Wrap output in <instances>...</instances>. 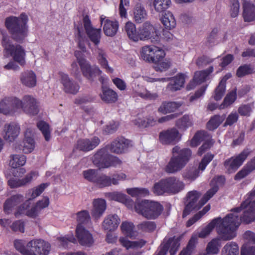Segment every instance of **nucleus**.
Listing matches in <instances>:
<instances>
[{
	"label": "nucleus",
	"instance_id": "7ed1b4c3",
	"mask_svg": "<svg viewBox=\"0 0 255 255\" xmlns=\"http://www.w3.org/2000/svg\"><path fill=\"white\" fill-rule=\"evenodd\" d=\"M172 154L164 168L165 171L169 174L176 173L183 169L191 157L192 151L188 148L181 149L176 145L172 148Z\"/></svg>",
	"mask_w": 255,
	"mask_h": 255
},
{
	"label": "nucleus",
	"instance_id": "8fccbe9b",
	"mask_svg": "<svg viewBox=\"0 0 255 255\" xmlns=\"http://www.w3.org/2000/svg\"><path fill=\"white\" fill-rule=\"evenodd\" d=\"M26 158L24 155L14 154L11 156L9 164L13 168H17L24 165Z\"/></svg>",
	"mask_w": 255,
	"mask_h": 255
},
{
	"label": "nucleus",
	"instance_id": "6e6d98bb",
	"mask_svg": "<svg viewBox=\"0 0 255 255\" xmlns=\"http://www.w3.org/2000/svg\"><path fill=\"white\" fill-rule=\"evenodd\" d=\"M170 4V0H154L153 2L155 10L159 12L165 11Z\"/></svg>",
	"mask_w": 255,
	"mask_h": 255
},
{
	"label": "nucleus",
	"instance_id": "bf43d9fd",
	"mask_svg": "<svg viewBox=\"0 0 255 255\" xmlns=\"http://www.w3.org/2000/svg\"><path fill=\"white\" fill-rule=\"evenodd\" d=\"M224 255H238L239 247L238 245L233 242L226 244L223 250Z\"/></svg>",
	"mask_w": 255,
	"mask_h": 255
},
{
	"label": "nucleus",
	"instance_id": "a211bd4d",
	"mask_svg": "<svg viewBox=\"0 0 255 255\" xmlns=\"http://www.w3.org/2000/svg\"><path fill=\"white\" fill-rule=\"evenodd\" d=\"M180 139L179 132L175 128L161 131L159 134V140L163 144L174 145Z\"/></svg>",
	"mask_w": 255,
	"mask_h": 255
},
{
	"label": "nucleus",
	"instance_id": "4c0bfd02",
	"mask_svg": "<svg viewBox=\"0 0 255 255\" xmlns=\"http://www.w3.org/2000/svg\"><path fill=\"white\" fill-rule=\"evenodd\" d=\"M181 106V104L175 102H164L158 108V112L163 114L174 112Z\"/></svg>",
	"mask_w": 255,
	"mask_h": 255
},
{
	"label": "nucleus",
	"instance_id": "393cba45",
	"mask_svg": "<svg viewBox=\"0 0 255 255\" xmlns=\"http://www.w3.org/2000/svg\"><path fill=\"white\" fill-rule=\"evenodd\" d=\"M91 215L95 221H98L103 215L107 208L106 200L102 198L94 200Z\"/></svg>",
	"mask_w": 255,
	"mask_h": 255
},
{
	"label": "nucleus",
	"instance_id": "cd10ccee",
	"mask_svg": "<svg viewBox=\"0 0 255 255\" xmlns=\"http://www.w3.org/2000/svg\"><path fill=\"white\" fill-rule=\"evenodd\" d=\"M223 219L221 218H217L213 219L206 227L203 228L199 234V237L200 238H204L207 236L209 235L212 231L214 229L215 227H217V230L219 235L220 236L222 239L223 240L227 241L223 238V234H220L219 231V228L220 225L222 224Z\"/></svg>",
	"mask_w": 255,
	"mask_h": 255
},
{
	"label": "nucleus",
	"instance_id": "dca6fc26",
	"mask_svg": "<svg viewBox=\"0 0 255 255\" xmlns=\"http://www.w3.org/2000/svg\"><path fill=\"white\" fill-rule=\"evenodd\" d=\"M29 248V254L31 255H48L50 250V245L42 239H34L26 245Z\"/></svg>",
	"mask_w": 255,
	"mask_h": 255
},
{
	"label": "nucleus",
	"instance_id": "e433bc0d",
	"mask_svg": "<svg viewBox=\"0 0 255 255\" xmlns=\"http://www.w3.org/2000/svg\"><path fill=\"white\" fill-rule=\"evenodd\" d=\"M34 174V172L33 171H31L29 173L27 174L22 179H17L13 178H11L8 181V185L11 188H16L24 185L31 181Z\"/></svg>",
	"mask_w": 255,
	"mask_h": 255
},
{
	"label": "nucleus",
	"instance_id": "4be33fe9",
	"mask_svg": "<svg viewBox=\"0 0 255 255\" xmlns=\"http://www.w3.org/2000/svg\"><path fill=\"white\" fill-rule=\"evenodd\" d=\"M100 142V138L96 136L91 138H81L77 141L76 148L80 150L87 152L95 148Z\"/></svg>",
	"mask_w": 255,
	"mask_h": 255
},
{
	"label": "nucleus",
	"instance_id": "4d7b16f0",
	"mask_svg": "<svg viewBox=\"0 0 255 255\" xmlns=\"http://www.w3.org/2000/svg\"><path fill=\"white\" fill-rule=\"evenodd\" d=\"M99 173L98 170L89 169L83 171V175L85 179L95 184Z\"/></svg>",
	"mask_w": 255,
	"mask_h": 255
},
{
	"label": "nucleus",
	"instance_id": "ea45409f",
	"mask_svg": "<svg viewBox=\"0 0 255 255\" xmlns=\"http://www.w3.org/2000/svg\"><path fill=\"white\" fill-rule=\"evenodd\" d=\"M161 23L167 29H172L175 27L176 21L173 14L168 11L164 13L161 18Z\"/></svg>",
	"mask_w": 255,
	"mask_h": 255
},
{
	"label": "nucleus",
	"instance_id": "39448f33",
	"mask_svg": "<svg viewBox=\"0 0 255 255\" xmlns=\"http://www.w3.org/2000/svg\"><path fill=\"white\" fill-rule=\"evenodd\" d=\"M108 149L106 146L98 150L92 158L93 164L100 169L116 167L122 163L119 157L110 154Z\"/></svg>",
	"mask_w": 255,
	"mask_h": 255
},
{
	"label": "nucleus",
	"instance_id": "0eeeda50",
	"mask_svg": "<svg viewBox=\"0 0 255 255\" xmlns=\"http://www.w3.org/2000/svg\"><path fill=\"white\" fill-rule=\"evenodd\" d=\"M74 54L83 76L87 80L93 82L97 76L101 75L102 72L99 67L91 65L89 61L82 56V53L80 51H76Z\"/></svg>",
	"mask_w": 255,
	"mask_h": 255
},
{
	"label": "nucleus",
	"instance_id": "37998d69",
	"mask_svg": "<svg viewBox=\"0 0 255 255\" xmlns=\"http://www.w3.org/2000/svg\"><path fill=\"white\" fill-rule=\"evenodd\" d=\"M175 126L180 130L185 131L193 126V122L189 115H184L176 121Z\"/></svg>",
	"mask_w": 255,
	"mask_h": 255
},
{
	"label": "nucleus",
	"instance_id": "f8f14e48",
	"mask_svg": "<svg viewBox=\"0 0 255 255\" xmlns=\"http://www.w3.org/2000/svg\"><path fill=\"white\" fill-rule=\"evenodd\" d=\"M180 237L173 236L168 238H165L163 242L160 246L159 251L154 255H166L169 250L170 255H175L180 246Z\"/></svg>",
	"mask_w": 255,
	"mask_h": 255
},
{
	"label": "nucleus",
	"instance_id": "603ef678",
	"mask_svg": "<svg viewBox=\"0 0 255 255\" xmlns=\"http://www.w3.org/2000/svg\"><path fill=\"white\" fill-rule=\"evenodd\" d=\"M37 127L41 131L46 141H49L51 138L49 124L43 121H40L37 123Z\"/></svg>",
	"mask_w": 255,
	"mask_h": 255
},
{
	"label": "nucleus",
	"instance_id": "f3484780",
	"mask_svg": "<svg viewBox=\"0 0 255 255\" xmlns=\"http://www.w3.org/2000/svg\"><path fill=\"white\" fill-rule=\"evenodd\" d=\"M214 154L208 152L202 158L199 163L198 168H192L184 172L183 177L185 179L194 180L199 175V170L204 171L207 165L213 160Z\"/></svg>",
	"mask_w": 255,
	"mask_h": 255
},
{
	"label": "nucleus",
	"instance_id": "338daca9",
	"mask_svg": "<svg viewBox=\"0 0 255 255\" xmlns=\"http://www.w3.org/2000/svg\"><path fill=\"white\" fill-rule=\"evenodd\" d=\"M35 147V141L31 137H26L24 140L23 152L25 153L31 152Z\"/></svg>",
	"mask_w": 255,
	"mask_h": 255
},
{
	"label": "nucleus",
	"instance_id": "6ab92c4d",
	"mask_svg": "<svg viewBox=\"0 0 255 255\" xmlns=\"http://www.w3.org/2000/svg\"><path fill=\"white\" fill-rule=\"evenodd\" d=\"M19 101L16 97H6L0 102V113L12 115L17 112V106Z\"/></svg>",
	"mask_w": 255,
	"mask_h": 255
},
{
	"label": "nucleus",
	"instance_id": "f03ea898",
	"mask_svg": "<svg viewBox=\"0 0 255 255\" xmlns=\"http://www.w3.org/2000/svg\"><path fill=\"white\" fill-rule=\"evenodd\" d=\"M28 16L24 12L18 17L9 16L5 19L4 25L11 38L15 41L22 43L27 36Z\"/></svg>",
	"mask_w": 255,
	"mask_h": 255
},
{
	"label": "nucleus",
	"instance_id": "e2e57ef3",
	"mask_svg": "<svg viewBox=\"0 0 255 255\" xmlns=\"http://www.w3.org/2000/svg\"><path fill=\"white\" fill-rule=\"evenodd\" d=\"M77 221L78 222V225H82L86 224L90 221V216L89 213L87 210H82L78 212L76 214Z\"/></svg>",
	"mask_w": 255,
	"mask_h": 255
},
{
	"label": "nucleus",
	"instance_id": "f257e3e1",
	"mask_svg": "<svg viewBox=\"0 0 255 255\" xmlns=\"http://www.w3.org/2000/svg\"><path fill=\"white\" fill-rule=\"evenodd\" d=\"M239 218L238 216L233 213L228 214L223 218L220 225L219 231L222 234L223 238L226 240H232L236 236V231L241 223L249 224L255 220V212L250 205L244 209Z\"/></svg>",
	"mask_w": 255,
	"mask_h": 255
},
{
	"label": "nucleus",
	"instance_id": "a18cd8bd",
	"mask_svg": "<svg viewBox=\"0 0 255 255\" xmlns=\"http://www.w3.org/2000/svg\"><path fill=\"white\" fill-rule=\"evenodd\" d=\"M237 98V89H235L227 94L223 103L220 105L219 109H224L231 106L235 102Z\"/></svg>",
	"mask_w": 255,
	"mask_h": 255
},
{
	"label": "nucleus",
	"instance_id": "2f4dec72",
	"mask_svg": "<svg viewBox=\"0 0 255 255\" xmlns=\"http://www.w3.org/2000/svg\"><path fill=\"white\" fill-rule=\"evenodd\" d=\"M120 221L117 215H109L104 219L102 226L105 230L113 231L118 228Z\"/></svg>",
	"mask_w": 255,
	"mask_h": 255
},
{
	"label": "nucleus",
	"instance_id": "ddd939ff",
	"mask_svg": "<svg viewBox=\"0 0 255 255\" xmlns=\"http://www.w3.org/2000/svg\"><path fill=\"white\" fill-rule=\"evenodd\" d=\"M19 104L17 106V111L21 109L30 115H36L39 112L38 105L36 99L30 95H25L22 100L18 98Z\"/></svg>",
	"mask_w": 255,
	"mask_h": 255
},
{
	"label": "nucleus",
	"instance_id": "5fc2aeb1",
	"mask_svg": "<svg viewBox=\"0 0 255 255\" xmlns=\"http://www.w3.org/2000/svg\"><path fill=\"white\" fill-rule=\"evenodd\" d=\"M127 192L132 197H142L149 195L148 189L143 188H132L127 189Z\"/></svg>",
	"mask_w": 255,
	"mask_h": 255
},
{
	"label": "nucleus",
	"instance_id": "6e6552de",
	"mask_svg": "<svg viewBox=\"0 0 255 255\" xmlns=\"http://www.w3.org/2000/svg\"><path fill=\"white\" fill-rule=\"evenodd\" d=\"M165 55L164 50L154 45H145L142 47L140 56L145 61L157 64Z\"/></svg>",
	"mask_w": 255,
	"mask_h": 255
},
{
	"label": "nucleus",
	"instance_id": "7c9ffc66",
	"mask_svg": "<svg viewBox=\"0 0 255 255\" xmlns=\"http://www.w3.org/2000/svg\"><path fill=\"white\" fill-rule=\"evenodd\" d=\"M185 76L182 73H179L173 77L170 82L167 86V89L171 92H175L181 89L184 85Z\"/></svg>",
	"mask_w": 255,
	"mask_h": 255
},
{
	"label": "nucleus",
	"instance_id": "aec40b11",
	"mask_svg": "<svg viewBox=\"0 0 255 255\" xmlns=\"http://www.w3.org/2000/svg\"><path fill=\"white\" fill-rule=\"evenodd\" d=\"M130 141L123 137L115 139L110 144L107 145L109 150L113 153L122 154L128 148Z\"/></svg>",
	"mask_w": 255,
	"mask_h": 255
},
{
	"label": "nucleus",
	"instance_id": "58836bf2",
	"mask_svg": "<svg viewBox=\"0 0 255 255\" xmlns=\"http://www.w3.org/2000/svg\"><path fill=\"white\" fill-rule=\"evenodd\" d=\"M226 119V115L222 116L215 115L211 117L206 124L207 128L209 130H214L217 129Z\"/></svg>",
	"mask_w": 255,
	"mask_h": 255
},
{
	"label": "nucleus",
	"instance_id": "f704fd0d",
	"mask_svg": "<svg viewBox=\"0 0 255 255\" xmlns=\"http://www.w3.org/2000/svg\"><path fill=\"white\" fill-rule=\"evenodd\" d=\"M23 199V196L20 194L12 196L4 202L3 205L4 211L6 213H8L12 208L22 202Z\"/></svg>",
	"mask_w": 255,
	"mask_h": 255
},
{
	"label": "nucleus",
	"instance_id": "b1692460",
	"mask_svg": "<svg viewBox=\"0 0 255 255\" xmlns=\"http://www.w3.org/2000/svg\"><path fill=\"white\" fill-rule=\"evenodd\" d=\"M164 179L167 193L175 194L184 188V183L175 177H169Z\"/></svg>",
	"mask_w": 255,
	"mask_h": 255
},
{
	"label": "nucleus",
	"instance_id": "c9c22d12",
	"mask_svg": "<svg viewBox=\"0 0 255 255\" xmlns=\"http://www.w3.org/2000/svg\"><path fill=\"white\" fill-rule=\"evenodd\" d=\"M23 85L28 87H33L36 84V76L32 71H27L22 73L20 78Z\"/></svg>",
	"mask_w": 255,
	"mask_h": 255
},
{
	"label": "nucleus",
	"instance_id": "864d4df0",
	"mask_svg": "<svg viewBox=\"0 0 255 255\" xmlns=\"http://www.w3.org/2000/svg\"><path fill=\"white\" fill-rule=\"evenodd\" d=\"M153 192L156 195H162L165 193H167L165 179H162L154 184Z\"/></svg>",
	"mask_w": 255,
	"mask_h": 255
},
{
	"label": "nucleus",
	"instance_id": "9d476101",
	"mask_svg": "<svg viewBox=\"0 0 255 255\" xmlns=\"http://www.w3.org/2000/svg\"><path fill=\"white\" fill-rule=\"evenodd\" d=\"M138 41L150 39L152 43L160 41L161 36L158 31L149 22H144L138 28Z\"/></svg>",
	"mask_w": 255,
	"mask_h": 255
},
{
	"label": "nucleus",
	"instance_id": "1a4fd4ad",
	"mask_svg": "<svg viewBox=\"0 0 255 255\" xmlns=\"http://www.w3.org/2000/svg\"><path fill=\"white\" fill-rule=\"evenodd\" d=\"M201 194L197 191L189 192L186 196L187 203L182 213L184 218L188 216L192 211L200 209L204 205H202L203 199L199 200Z\"/></svg>",
	"mask_w": 255,
	"mask_h": 255
},
{
	"label": "nucleus",
	"instance_id": "c756f323",
	"mask_svg": "<svg viewBox=\"0 0 255 255\" xmlns=\"http://www.w3.org/2000/svg\"><path fill=\"white\" fill-rule=\"evenodd\" d=\"M4 128L5 131L3 137L9 142L14 141L20 132L19 126L15 123H10L5 125Z\"/></svg>",
	"mask_w": 255,
	"mask_h": 255
},
{
	"label": "nucleus",
	"instance_id": "3c124183",
	"mask_svg": "<svg viewBox=\"0 0 255 255\" xmlns=\"http://www.w3.org/2000/svg\"><path fill=\"white\" fill-rule=\"evenodd\" d=\"M211 208L210 204L206 205L202 210L198 212L195 214L193 217L190 218L186 223V227H190L195 223L197 221L200 220L202 216H203L207 212H208Z\"/></svg>",
	"mask_w": 255,
	"mask_h": 255
},
{
	"label": "nucleus",
	"instance_id": "052dcab7",
	"mask_svg": "<svg viewBox=\"0 0 255 255\" xmlns=\"http://www.w3.org/2000/svg\"><path fill=\"white\" fill-rule=\"evenodd\" d=\"M226 91V80H221L215 90L214 98L216 101L220 100Z\"/></svg>",
	"mask_w": 255,
	"mask_h": 255
},
{
	"label": "nucleus",
	"instance_id": "423d86ee",
	"mask_svg": "<svg viewBox=\"0 0 255 255\" xmlns=\"http://www.w3.org/2000/svg\"><path fill=\"white\" fill-rule=\"evenodd\" d=\"M1 45L7 56L12 57L14 62L18 63L21 66L25 65V51L21 45L12 44L9 37L6 35H3Z\"/></svg>",
	"mask_w": 255,
	"mask_h": 255
},
{
	"label": "nucleus",
	"instance_id": "09e8293b",
	"mask_svg": "<svg viewBox=\"0 0 255 255\" xmlns=\"http://www.w3.org/2000/svg\"><path fill=\"white\" fill-rule=\"evenodd\" d=\"M48 185V183H42L29 190L27 193L29 200H33L40 195Z\"/></svg>",
	"mask_w": 255,
	"mask_h": 255
},
{
	"label": "nucleus",
	"instance_id": "5701e85b",
	"mask_svg": "<svg viewBox=\"0 0 255 255\" xmlns=\"http://www.w3.org/2000/svg\"><path fill=\"white\" fill-rule=\"evenodd\" d=\"M213 71L214 67L213 66H211L206 69L195 72L193 81L190 82V83L187 86V90H190L192 89L195 87V84H200L206 81L207 78L213 72Z\"/></svg>",
	"mask_w": 255,
	"mask_h": 255
},
{
	"label": "nucleus",
	"instance_id": "72a5a7b5",
	"mask_svg": "<svg viewBox=\"0 0 255 255\" xmlns=\"http://www.w3.org/2000/svg\"><path fill=\"white\" fill-rule=\"evenodd\" d=\"M147 12L144 6L140 3H137L133 9V18L138 23H141L147 18Z\"/></svg>",
	"mask_w": 255,
	"mask_h": 255
},
{
	"label": "nucleus",
	"instance_id": "9b49d317",
	"mask_svg": "<svg viewBox=\"0 0 255 255\" xmlns=\"http://www.w3.org/2000/svg\"><path fill=\"white\" fill-rule=\"evenodd\" d=\"M126 177V175L123 173H114L111 176L99 173L95 185L100 188L109 187L112 185H117L119 181L125 180Z\"/></svg>",
	"mask_w": 255,
	"mask_h": 255
},
{
	"label": "nucleus",
	"instance_id": "bb28decb",
	"mask_svg": "<svg viewBox=\"0 0 255 255\" xmlns=\"http://www.w3.org/2000/svg\"><path fill=\"white\" fill-rule=\"evenodd\" d=\"M243 16L245 22L255 20V5L247 0L243 1Z\"/></svg>",
	"mask_w": 255,
	"mask_h": 255
},
{
	"label": "nucleus",
	"instance_id": "79ce46f5",
	"mask_svg": "<svg viewBox=\"0 0 255 255\" xmlns=\"http://www.w3.org/2000/svg\"><path fill=\"white\" fill-rule=\"evenodd\" d=\"M125 29L128 37L134 42L138 41V28L137 29L135 25L132 22H127L125 26Z\"/></svg>",
	"mask_w": 255,
	"mask_h": 255
},
{
	"label": "nucleus",
	"instance_id": "c03bdc74",
	"mask_svg": "<svg viewBox=\"0 0 255 255\" xmlns=\"http://www.w3.org/2000/svg\"><path fill=\"white\" fill-rule=\"evenodd\" d=\"M106 56V54L103 50L101 49H98V56L97 57L98 63L101 65L102 68L106 69L107 72L112 73L114 71V70L113 68L109 67Z\"/></svg>",
	"mask_w": 255,
	"mask_h": 255
},
{
	"label": "nucleus",
	"instance_id": "473e14b6",
	"mask_svg": "<svg viewBox=\"0 0 255 255\" xmlns=\"http://www.w3.org/2000/svg\"><path fill=\"white\" fill-rule=\"evenodd\" d=\"M102 93L100 96L102 100L105 103L112 104L115 103L118 100L117 93L110 88L104 86L102 87Z\"/></svg>",
	"mask_w": 255,
	"mask_h": 255
},
{
	"label": "nucleus",
	"instance_id": "69168bd1",
	"mask_svg": "<svg viewBox=\"0 0 255 255\" xmlns=\"http://www.w3.org/2000/svg\"><path fill=\"white\" fill-rule=\"evenodd\" d=\"M215 141L214 139L210 137L204 141L203 144L199 148L197 154L199 156H201L208 150L210 149L214 145Z\"/></svg>",
	"mask_w": 255,
	"mask_h": 255
},
{
	"label": "nucleus",
	"instance_id": "0e129e2a",
	"mask_svg": "<svg viewBox=\"0 0 255 255\" xmlns=\"http://www.w3.org/2000/svg\"><path fill=\"white\" fill-rule=\"evenodd\" d=\"M25 243L22 240H15L14 241V246L17 251L22 255H31L29 254V250L25 247Z\"/></svg>",
	"mask_w": 255,
	"mask_h": 255
},
{
	"label": "nucleus",
	"instance_id": "2eb2a0df",
	"mask_svg": "<svg viewBox=\"0 0 255 255\" xmlns=\"http://www.w3.org/2000/svg\"><path fill=\"white\" fill-rule=\"evenodd\" d=\"M250 152L249 148L244 149L237 156L226 160L224 163L225 167L230 172H235L243 164Z\"/></svg>",
	"mask_w": 255,
	"mask_h": 255
},
{
	"label": "nucleus",
	"instance_id": "a878e982",
	"mask_svg": "<svg viewBox=\"0 0 255 255\" xmlns=\"http://www.w3.org/2000/svg\"><path fill=\"white\" fill-rule=\"evenodd\" d=\"M101 24L104 23L103 31L104 34L108 36L113 37L115 36L119 29V22L117 20H111L102 16L100 17Z\"/></svg>",
	"mask_w": 255,
	"mask_h": 255
},
{
	"label": "nucleus",
	"instance_id": "49530a36",
	"mask_svg": "<svg viewBox=\"0 0 255 255\" xmlns=\"http://www.w3.org/2000/svg\"><path fill=\"white\" fill-rule=\"evenodd\" d=\"M121 229L122 233L126 237L132 239L135 236L134 225L132 223L124 222L121 225Z\"/></svg>",
	"mask_w": 255,
	"mask_h": 255
},
{
	"label": "nucleus",
	"instance_id": "20e7f679",
	"mask_svg": "<svg viewBox=\"0 0 255 255\" xmlns=\"http://www.w3.org/2000/svg\"><path fill=\"white\" fill-rule=\"evenodd\" d=\"M134 209L136 213L148 220L158 218L163 211V206L159 202L142 200L136 202Z\"/></svg>",
	"mask_w": 255,
	"mask_h": 255
},
{
	"label": "nucleus",
	"instance_id": "774afa93",
	"mask_svg": "<svg viewBox=\"0 0 255 255\" xmlns=\"http://www.w3.org/2000/svg\"><path fill=\"white\" fill-rule=\"evenodd\" d=\"M249 205H250V207L253 208L255 212V199L253 201H251L250 199H246L241 204L239 207L235 208L231 211L236 213H240L243 209L247 208Z\"/></svg>",
	"mask_w": 255,
	"mask_h": 255
},
{
	"label": "nucleus",
	"instance_id": "de8ad7c7",
	"mask_svg": "<svg viewBox=\"0 0 255 255\" xmlns=\"http://www.w3.org/2000/svg\"><path fill=\"white\" fill-rule=\"evenodd\" d=\"M138 230L145 233H152L156 228V224L155 222L145 221H143L137 225Z\"/></svg>",
	"mask_w": 255,
	"mask_h": 255
},
{
	"label": "nucleus",
	"instance_id": "13d9d810",
	"mask_svg": "<svg viewBox=\"0 0 255 255\" xmlns=\"http://www.w3.org/2000/svg\"><path fill=\"white\" fill-rule=\"evenodd\" d=\"M219 241L218 239H213L210 242L206 248L205 255L217 254L219 252Z\"/></svg>",
	"mask_w": 255,
	"mask_h": 255
},
{
	"label": "nucleus",
	"instance_id": "4468645a",
	"mask_svg": "<svg viewBox=\"0 0 255 255\" xmlns=\"http://www.w3.org/2000/svg\"><path fill=\"white\" fill-rule=\"evenodd\" d=\"M83 22L85 32L90 41L95 46L98 45L101 39V29L95 28L93 26L89 16L88 15L84 16Z\"/></svg>",
	"mask_w": 255,
	"mask_h": 255
},
{
	"label": "nucleus",
	"instance_id": "412c9836",
	"mask_svg": "<svg viewBox=\"0 0 255 255\" xmlns=\"http://www.w3.org/2000/svg\"><path fill=\"white\" fill-rule=\"evenodd\" d=\"M76 236L79 243L82 246L89 247L94 243L92 234L81 225H77Z\"/></svg>",
	"mask_w": 255,
	"mask_h": 255
},
{
	"label": "nucleus",
	"instance_id": "680f3d73",
	"mask_svg": "<svg viewBox=\"0 0 255 255\" xmlns=\"http://www.w3.org/2000/svg\"><path fill=\"white\" fill-rule=\"evenodd\" d=\"M253 73L254 69L250 64H244L238 68L236 75L239 78H242L246 75L251 74Z\"/></svg>",
	"mask_w": 255,
	"mask_h": 255
},
{
	"label": "nucleus",
	"instance_id": "a19ab883",
	"mask_svg": "<svg viewBox=\"0 0 255 255\" xmlns=\"http://www.w3.org/2000/svg\"><path fill=\"white\" fill-rule=\"evenodd\" d=\"M211 137L208 132L205 130H199L196 132L190 142L192 147H197L202 141H205Z\"/></svg>",
	"mask_w": 255,
	"mask_h": 255
},
{
	"label": "nucleus",
	"instance_id": "c85d7f7f",
	"mask_svg": "<svg viewBox=\"0 0 255 255\" xmlns=\"http://www.w3.org/2000/svg\"><path fill=\"white\" fill-rule=\"evenodd\" d=\"M60 75L61 83L64 87V91L67 93L76 94L79 90V85L77 83L72 81L67 74L61 73Z\"/></svg>",
	"mask_w": 255,
	"mask_h": 255
}]
</instances>
